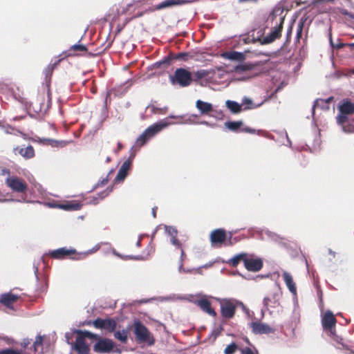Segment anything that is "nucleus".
I'll return each instance as SVG.
<instances>
[{"instance_id": "nucleus-1", "label": "nucleus", "mask_w": 354, "mask_h": 354, "mask_svg": "<svg viewBox=\"0 0 354 354\" xmlns=\"http://www.w3.org/2000/svg\"><path fill=\"white\" fill-rule=\"evenodd\" d=\"M61 59L55 62L53 64H49L44 70V73L45 75V84L42 85L41 91H39L36 101L40 105L39 111H46L48 110L52 103V93L50 91V82L51 77L54 69L59 64Z\"/></svg>"}, {"instance_id": "nucleus-2", "label": "nucleus", "mask_w": 354, "mask_h": 354, "mask_svg": "<svg viewBox=\"0 0 354 354\" xmlns=\"http://www.w3.org/2000/svg\"><path fill=\"white\" fill-rule=\"evenodd\" d=\"M339 114L337 116V123L346 133H354V127L348 124V115L354 113V103L349 100H343L338 106Z\"/></svg>"}, {"instance_id": "nucleus-3", "label": "nucleus", "mask_w": 354, "mask_h": 354, "mask_svg": "<svg viewBox=\"0 0 354 354\" xmlns=\"http://www.w3.org/2000/svg\"><path fill=\"white\" fill-rule=\"evenodd\" d=\"M133 333L136 340L138 343H145L148 346H153L155 344V338L149 329L140 321L133 323Z\"/></svg>"}, {"instance_id": "nucleus-4", "label": "nucleus", "mask_w": 354, "mask_h": 354, "mask_svg": "<svg viewBox=\"0 0 354 354\" xmlns=\"http://www.w3.org/2000/svg\"><path fill=\"white\" fill-rule=\"evenodd\" d=\"M169 80L173 85H178L181 87H187L193 82L192 73L184 68H178L173 75L169 76Z\"/></svg>"}, {"instance_id": "nucleus-5", "label": "nucleus", "mask_w": 354, "mask_h": 354, "mask_svg": "<svg viewBox=\"0 0 354 354\" xmlns=\"http://www.w3.org/2000/svg\"><path fill=\"white\" fill-rule=\"evenodd\" d=\"M241 302L234 299H223L220 300L221 314L225 319H230L234 317L238 306Z\"/></svg>"}, {"instance_id": "nucleus-6", "label": "nucleus", "mask_w": 354, "mask_h": 354, "mask_svg": "<svg viewBox=\"0 0 354 354\" xmlns=\"http://www.w3.org/2000/svg\"><path fill=\"white\" fill-rule=\"evenodd\" d=\"M8 187L12 192L19 194H24L28 190V184L26 180L17 176H9L5 181Z\"/></svg>"}, {"instance_id": "nucleus-7", "label": "nucleus", "mask_w": 354, "mask_h": 354, "mask_svg": "<svg viewBox=\"0 0 354 354\" xmlns=\"http://www.w3.org/2000/svg\"><path fill=\"white\" fill-rule=\"evenodd\" d=\"M284 21L283 17H279L277 21V25L271 30V32L268 35L263 37L261 39V44H268L273 42L275 39H279L281 36V31L283 29V24Z\"/></svg>"}, {"instance_id": "nucleus-8", "label": "nucleus", "mask_w": 354, "mask_h": 354, "mask_svg": "<svg viewBox=\"0 0 354 354\" xmlns=\"http://www.w3.org/2000/svg\"><path fill=\"white\" fill-rule=\"evenodd\" d=\"M92 324L95 328L104 330L108 333H113L117 328V322L112 318H97L92 322Z\"/></svg>"}, {"instance_id": "nucleus-9", "label": "nucleus", "mask_w": 354, "mask_h": 354, "mask_svg": "<svg viewBox=\"0 0 354 354\" xmlns=\"http://www.w3.org/2000/svg\"><path fill=\"white\" fill-rule=\"evenodd\" d=\"M49 255L56 259H63L69 257L72 259H80V254H77L75 249H68L66 248H61L50 251Z\"/></svg>"}, {"instance_id": "nucleus-10", "label": "nucleus", "mask_w": 354, "mask_h": 354, "mask_svg": "<svg viewBox=\"0 0 354 354\" xmlns=\"http://www.w3.org/2000/svg\"><path fill=\"white\" fill-rule=\"evenodd\" d=\"M336 322L337 320L334 315L330 311H326L322 320L324 330L329 331L331 335H335Z\"/></svg>"}, {"instance_id": "nucleus-11", "label": "nucleus", "mask_w": 354, "mask_h": 354, "mask_svg": "<svg viewBox=\"0 0 354 354\" xmlns=\"http://www.w3.org/2000/svg\"><path fill=\"white\" fill-rule=\"evenodd\" d=\"M114 348V342L109 339H100L93 346V351L99 353H110Z\"/></svg>"}, {"instance_id": "nucleus-12", "label": "nucleus", "mask_w": 354, "mask_h": 354, "mask_svg": "<svg viewBox=\"0 0 354 354\" xmlns=\"http://www.w3.org/2000/svg\"><path fill=\"white\" fill-rule=\"evenodd\" d=\"M227 239L226 232L224 229H216L210 234V241L213 246H221Z\"/></svg>"}, {"instance_id": "nucleus-13", "label": "nucleus", "mask_w": 354, "mask_h": 354, "mask_svg": "<svg viewBox=\"0 0 354 354\" xmlns=\"http://www.w3.org/2000/svg\"><path fill=\"white\" fill-rule=\"evenodd\" d=\"M252 332L254 334H270L274 333V329L267 324L253 322L250 324Z\"/></svg>"}, {"instance_id": "nucleus-14", "label": "nucleus", "mask_w": 354, "mask_h": 354, "mask_svg": "<svg viewBox=\"0 0 354 354\" xmlns=\"http://www.w3.org/2000/svg\"><path fill=\"white\" fill-rule=\"evenodd\" d=\"M244 266L248 271L258 272L263 267V261L261 259L248 258L246 254Z\"/></svg>"}, {"instance_id": "nucleus-15", "label": "nucleus", "mask_w": 354, "mask_h": 354, "mask_svg": "<svg viewBox=\"0 0 354 354\" xmlns=\"http://www.w3.org/2000/svg\"><path fill=\"white\" fill-rule=\"evenodd\" d=\"M169 123L165 120H160L156 123L153 124L147 128L145 131L149 136V138H151L157 133L160 132L163 129L168 126Z\"/></svg>"}, {"instance_id": "nucleus-16", "label": "nucleus", "mask_w": 354, "mask_h": 354, "mask_svg": "<svg viewBox=\"0 0 354 354\" xmlns=\"http://www.w3.org/2000/svg\"><path fill=\"white\" fill-rule=\"evenodd\" d=\"M19 297L11 292L5 293L1 295L0 303L7 308H13V304L18 301Z\"/></svg>"}, {"instance_id": "nucleus-17", "label": "nucleus", "mask_w": 354, "mask_h": 354, "mask_svg": "<svg viewBox=\"0 0 354 354\" xmlns=\"http://www.w3.org/2000/svg\"><path fill=\"white\" fill-rule=\"evenodd\" d=\"M51 207H58L59 209L71 211V210H79L82 208V204L80 202L73 201L62 203H54L50 205Z\"/></svg>"}, {"instance_id": "nucleus-18", "label": "nucleus", "mask_w": 354, "mask_h": 354, "mask_svg": "<svg viewBox=\"0 0 354 354\" xmlns=\"http://www.w3.org/2000/svg\"><path fill=\"white\" fill-rule=\"evenodd\" d=\"M14 153L15 155L19 154L26 159L32 158L35 156V151L31 145L17 147L14 148Z\"/></svg>"}, {"instance_id": "nucleus-19", "label": "nucleus", "mask_w": 354, "mask_h": 354, "mask_svg": "<svg viewBox=\"0 0 354 354\" xmlns=\"http://www.w3.org/2000/svg\"><path fill=\"white\" fill-rule=\"evenodd\" d=\"M197 306L204 312L212 317L216 316V311L212 308L211 302L206 298H202L196 301Z\"/></svg>"}, {"instance_id": "nucleus-20", "label": "nucleus", "mask_w": 354, "mask_h": 354, "mask_svg": "<svg viewBox=\"0 0 354 354\" xmlns=\"http://www.w3.org/2000/svg\"><path fill=\"white\" fill-rule=\"evenodd\" d=\"M131 163L132 160L131 158L123 162L115 177L116 180H123L127 177L128 171L131 168Z\"/></svg>"}, {"instance_id": "nucleus-21", "label": "nucleus", "mask_w": 354, "mask_h": 354, "mask_svg": "<svg viewBox=\"0 0 354 354\" xmlns=\"http://www.w3.org/2000/svg\"><path fill=\"white\" fill-rule=\"evenodd\" d=\"M196 106L200 111L201 115H209L213 111V106L212 104L198 100L196 102Z\"/></svg>"}, {"instance_id": "nucleus-22", "label": "nucleus", "mask_w": 354, "mask_h": 354, "mask_svg": "<svg viewBox=\"0 0 354 354\" xmlns=\"http://www.w3.org/2000/svg\"><path fill=\"white\" fill-rule=\"evenodd\" d=\"M282 277L290 292L293 295H296L297 287L295 283L293 281L292 275L288 272H283L282 274Z\"/></svg>"}, {"instance_id": "nucleus-23", "label": "nucleus", "mask_w": 354, "mask_h": 354, "mask_svg": "<svg viewBox=\"0 0 354 354\" xmlns=\"http://www.w3.org/2000/svg\"><path fill=\"white\" fill-rule=\"evenodd\" d=\"M75 348L80 354H88L90 351L88 346L82 339V337H78L75 339Z\"/></svg>"}, {"instance_id": "nucleus-24", "label": "nucleus", "mask_w": 354, "mask_h": 354, "mask_svg": "<svg viewBox=\"0 0 354 354\" xmlns=\"http://www.w3.org/2000/svg\"><path fill=\"white\" fill-rule=\"evenodd\" d=\"M87 52V48L83 44H75L68 50V56H78L82 55V53Z\"/></svg>"}, {"instance_id": "nucleus-25", "label": "nucleus", "mask_w": 354, "mask_h": 354, "mask_svg": "<svg viewBox=\"0 0 354 354\" xmlns=\"http://www.w3.org/2000/svg\"><path fill=\"white\" fill-rule=\"evenodd\" d=\"M185 2L183 0H166L165 1H162L157 5L154 6V10H162L165 8L171 7L175 5L181 4L182 3Z\"/></svg>"}, {"instance_id": "nucleus-26", "label": "nucleus", "mask_w": 354, "mask_h": 354, "mask_svg": "<svg viewBox=\"0 0 354 354\" xmlns=\"http://www.w3.org/2000/svg\"><path fill=\"white\" fill-rule=\"evenodd\" d=\"M129 333V328H124L122 330H117L113 332L114 337L123 344H126L128 340V335Z\"/></svg>"}, {"instance_id": "nucleus-27", "label": "nucleus", "mask_w": 354, "mask_h": 354, "mask_svg": "<svg viewBox=\"0 0 354 354\" xmlns=\"http://www.w3.org/2000/svg\"><path fill=\"white\" fill-rule=\"evenodd\" d=\"M225 104L232 113H238L243 110L242 105L235 101L227 100Z\"/></svg>"}, {"instance_id": "nucleus-28", "label": "nucleus", "mask_w": 354, "mask_h": 354, "mask_svg": "<svg viewBox=\"0 0 354 354\" xmlns=\"http://www.w3.org/2000/svg\"><path fill=\"white\" fill-rule=\"evenodd\" d=\"M245 253H241L239 254L236 256H234L233 258L230 259L228 261L229 265H230L232 267H236L238 264L242 261L243 263L245 262Z\"/></svg>"}, {"instance_id": "nucleus-29", "label": "nucleus", "mask_w": 354, "mask_h": 354, "mask_svg": "<svg viewBox=\"0 0 354 354\" xmlns=\"http://www.w3.org/2000/svg\"><path fill=\"white\" fill-rule=\"evenodd\" d=\"M243 122L241 121H230L225 123V126L232 131L236 132L242 127Z\"/></svg>"}, {"instance_id": "nucleus-30", "label": "nucleus", "mask_w": 354, "mask_h": 354, "mask_svg": "<svg viewBox=\"0 0 354 354\" xmlns=\"http://www.w3.org/2000/svg\"><path fill=\"white\" fill-rule=\"evenodd\" d=\"M76 333L77 334L78 337H82V339L85 341V338H89V339H97L99 338L98 335L94 333H92L87 330H77L76 331Z\"/></svg>"}, {"instance_id": "nucleus-31", "label": "nucleus", "mask_w": 354, "mask_h": 354, "mask_svg": "<svg viewBox=\"0 0 354 354\" xmlns=\"http://www.w3.org/2000/svg\"><path fill=\"white\" fill-rule=\"evenodd\" d=\"M193 82H198L203 78H205L209 75V72L206 70H199L196 72L192 73Z\"/></svg>"}, {"instance_id": "nucleus-32", "label": "nucleus", "mask_w": 354, "mask_h": 354, "mask_svg": "<svg viewBox=\"0 0 354 354\" xmlns=\"http://www.w3.org/2000/svg\"><path fill=\"white\" fill-rule=\"evenodd\" d=\"M192 57H193V56L191 55L188 53H180L172 55V59H181L183 61H188L189 59H191Z\"/></svg>"}, {"instance_id": "nucleus-33", "label": "nucleus", "mask_w": 354, "mask_h": 354, "mask_svg": "<svg viewBox=\"0 0 354 354\" xmlns=\"http://www.w3.org/2000/svg\"><path fill=\"white\" fill-rule=\"evenodd\" d=\"M150 138L147 136L145 131H144L137 139L136 144L139 146L144 145Z\"/></svg>"}, {"instance_id": "nucleus-34", "label": "nucleus", "mask_w": 354, "mask_h": 354, "mask_svg": "<svg viewBox=\"0 0 354 354\" xmlns=\"http://www.w3.org/2000/svg\"><path fill=\"white\" fill-rule=\"evenodd\" d=\"M113 191L112 187H107L105 190L98 193L96 196L98 198L99 201L103 200L104 198L107 197Z\"/></svg>"}, {"instance_id": "nucleus-35", "label": "nucleus", "mask_w": 354, "mask_h": 354, "mask_svg": "<svg viewBox=\"0 0 354 354\" xmlns=\"http://www.w3.org/2000/svg\"><path fill=\"white\" fill-rule=\"evenodd\" d=\"M226 57L232 60H239L242 58L243 55L241 53L233 51L227 53Z\"/></svg>"}, {"instance_id": "nucleus-36", "label": "nucleus", "mask_w": 354, "mask_h": 354, "mask_svg": "<svg viewBox=\"0 0 354 354\" xmlns=\"http://www.w3.org/2000/svg\"><path fill=\"white\" fill-rule=\"evenodd\" d=\"M241 105H244L245 107L243 108V110H248V109H252L255 108L256 106L253 105L252 101L248 97H244L242 101Z\"/></svg>"}, {"instance_id": "nucleus-37", "label": "nucleus", "mask_w": 354, "mask_h": 354, "mask_svg": "<svg viewBox=\"0 0 354 354\" xmlns=\"http://www.w3.org/2000/svg\"><path fill=\"white\" fill-rule=\"evenodd\" d=\"M237 345L234 342H232L226 346L224 350V354H234L237 350Z\"/></svg>"}, {"instance_id": "nucleus-38", "label": "nucleus", "mask_w": 354, "mask_h": 354, "mask_svg": "<svg viewBox=\"0 0 354 354\" xmlns=\"http://www.w3.org/2000/svg\"><path fill=\"white\" fill-rule=\"evenodd\" d=\"M0 354H24V352L22 351L6 348L0 351Z\"/></svg>"}, {"instance_id": "nucleus-39", "label": "nucleus", "mask_w": 354, "mask_h": 354, "mask_svg": "<svg viewBox=\"0 0 354 354\" xmlns=\"http://www.w3.org/2000/svg\"><path fill=\"white\" fill-rule=\"evenodd\" d=\"M273 303L274 304H276V301H272V299H270L268 297H266L263 299V305L266 307V309H268V308L270 307H274V305H271V304Z\"/></svg>"}, {"instance_id": "nucleus-40", "label": "nucleus", "mask_w": 354, "mask_h": 354, "mask_svg": "<svg viewBox=\"0 0 354 354\" xmlns=\"http://www.w3.org/2000/svg\"><path fill=\"white\" fill-rule=\"evenodd\" d=\"M303 28H304V22L301 21L299 23L297 30L296 39L298 41L300 39V38L302 36Z\"/></svg>"}, {"instance_id": "nucleus-41", "label": "nucleus", "mask_w": 354, "mask_h": 354, "mask_svg": "<svg viewBox=\"0 0 354 354\" xmlns=\"http://www.w3.org/2000/svg\"><path fill=\"white\" fill-rule=\"evenodd\" d=\"M48 142H49V144L53 147H58V146L64 147L67 144V142H66V141H57V140H49Z\"/></svg>"}, {"instance_id": "nucleus-42", "label": "nucleus", "mask_w": 354, "mask_h": 354, "mask_svg": "<svg viewBox=\"0 0 354 354\" xmlns=\"http://www.w3.org/2000/svg\"><path fill=\"white\" fill-rule=\"evenodd\" d=\"M167 232L170 236V238H176L177 237L178 231L176 229L172 227H167L166 228Z\"/></svg>"}, {"instance_id": "nucleus-43", "label": "nucleus", "mask_w": 354, "mask_h": 354, "mask_svg": "<svg viewBox=\"0 0 354 354\" xmlns=\"http://www.w3.org/2000/svg\"><path fill=\"white\" fill-rule=\"evenodd\" d=\"M170 241H171V244L174 245L176 248L180 249V250L181 248H183L182 243L177 239V237H176V238H170Z\"/></svg>"}, {"instance_id": "nucleus-44", "label": "nucleus", "mask_w": 354, "mask_h": 354, "mask_svg": "<svg viewBox=\"0 0 354 354\" xmlns=\"http://www.w3.org/2000/svg\"><path fill=\"white\" fill-rule=\"evenodd\" d=\"M42 337L41 336H37L35 342L33 343V347L35 352H37V346H41L42 344Z\"/></svg>"}, {"instance_id": "nucleus-45", "label": "nucleus", "mask_w": 354, "mask_h": 354, "mask_svg": "<svg viewBox=\"0 0 354 354\" xmlns=\"http://www.w3.org/2000/svg\"><path fill=\"white\" fill-rule=\"evenodd\" d=\"M86 200H88L86 203L91 204V205H97L99 203V201H100L98 198H97L95 196H90V197L87 198Z\"/></svg>"}, {"instance_id": "nucleus-46", "label": "nucleus", "mask_w": 354, "mask_h": 354, "mask_svg": "<svg viewBox=\"0 0 354 354\" xmlns=\"http://www.w3.org/2000/svg\"><path fill=\"white\" fill-rule=\"evenodd\" d=\"M242 354H259V352L257 349L254 351L252 350L250 348L246 347L241 351Z\"/></svg>"}, {"instance_id": "nucleus-47", "label": "nucleus", "mask_w": 354, "mask_h": 354, "mask_svg": "<svg viewBox=\"0 0 354 354\" xmlns=\"http://www.w3.org/2000/svg\"><path fill=\"white\" fill-rule=\"evenodd\" d=\"M241 131L249 133H255L256 130L248 127H244L240 130Z\"/></svg>"}, {"instance_id": "nucleus-48", "label": "nucleus", "mask_w": 354, "mask_h": 354, "mask_svg": "<svg viewBox=\"0 0 354 354\" xmlns=\"http://www.w3.org/2000/svg\"><path fill=\"white\" fill-rule=\"evenodd\" d=\"M277 12H279V10L275 11V10H273L269 15L268 17V19H270L272 21H274L275 19H277Z\"/></svg>"}, {"instance_id": "nucleus-49", "label": "nucleus", "mask_w": 354, "mask_h": 354, "mask_svg": "<svg viewBox=\"0 0 354 354\" xmlns=\"http://www.w3.org/2000/svg\"><path fill=\"white\" fill-rule=\"evenodd\" d=\"M152 111L154 113H164L165 111H163V109L161 108H158L156 106L152 107Z\"/></svg>"}, {"instance_id": "nucleus-50", "label": "nucleus", "mask_w": 354, "mask_h": 354, "mask_svg": "<svg viewBox=\"0 0 354 354\" xmlns=\"http://www.w3.org/2000/svg\"><path fill=\"white\" fill-rule=\"evenodd\" d=\"M127 259H133V260H145V258L142 256H128L127 257Z\"/></svg>"}, {"instance_id": "nucleus-51", "label": "nucleus", "mask_w": 354, "mask_h": 354, "mask_svg": "<svg viewBox=\"0 0 354 354\" xmlns=\"http://www.w3.org/2000/svg\"><path fill=\"white\" fill-rule=\"evenodd\" d=\"M30 344V342L28 339H25L23 340V342L21 343V345L26 348L28 344Z\"/></svg>"}, {"instance_id": "nucleus-52", "label": "nucleus", "mask_w": 354, "mask_h": 354, "mask_svg": "<svg viewBox=\"0 0 354 354\" xmlns=\"http://www.w3.org/2000/svg\"><path fill=\"white\" fill-rule=\"evenodd\" d=\"M107 183H108L107 178L103 179L102 181L99 182L97 184V187L105 185Z\"/></svg>"}, {"instance_id": "nucleus-53", "label": "nucleus", "mask_w": 354, "mask_h": 354, "mask_svg": "<svg viewBox=\"0 0 354 354\" xmlns=\"http://www.w3.org/2000/svg\"><path fill=\"white\" fill-rule=\"evenodd\" d=\"M123 148V146L120 142H118V149L115 150V153H118Z\"/></svg>"}, {"instance_id": "nucleus-54", "label": "nucleus", "mask_w": 354, "mask_h": 354, "mask_svg": "<svg viewBox=\"0 0 354 354\" xmlns=\"http://www.w3.org/2000/svg\"><path fill=\"white\" fill-rule=\"evenodd\" d=\"M319 101H320V102H324L322 100H317L315 102V104H314V105H313V109H314L315 107H317V106H319Z\"/></svg>"}, {"instance_id": "nucleus-55", "label": "nucleus", "mask_w": 354, "mask_h": 354, "mask_svg": "<svg viewBox=\"0 0 354 354\" xmlns=\"http://www.w3.org/2000/svg\"><path fill=\"white\" fill-rule=\"evenodd\" d=\"M10 170L8 169H3L2 170V174H8V176H10Z\"/></svg>"}, {"instance_id": "nucleus-56", "label": "nucleus", "mask_w": 354, "mask_h": 354, "mask_svg": "<svg viewBox=\"0 0 354 354\" xmlns=\"http://www.w3.org/2000/svg\"><path fill=\"white\" fill-rule=\"evenodd\" d=\"M328 253L329 254L333 257V258H335V252L334 251H333L331 249H329L328 250Z\"/></svg>"}, {"instance_id": "nucleus-57", "label": "nucleus", "mask_w": 354, "mask_h": 354, "mask_svg": "<svg viewBox=\"0 0 354 354\" xmlns=\"http://www.w3.org/2000/svg\"><path fill=\"white\" fill-rule=\"evenodd\" d=\"M180 250H181L180 257H181L182 260H183V259L185 257V253L183 248H181Z\"/></svg>"}, {"instance_id": "nucleus-58", "label": "nucleus", "mask_w": 354, "mask_h": 354, "mask_svg": "<svg viewBox=\"0 0 354 354\" xmlns=\"http://www.w3.org/2000/svg\"><path fill=\"white\" fill-rule=\"evenodd\" d=\"M169 62H170V58L169 57H167L163 62H162V64H169ZM160 64H162V62H160Z\"/></svg>"}, {"instance_id": "nucleus-59", "label": "nucleus", "mask_w": 354, "mask_h": 354, "mask_svg": "<svg viewBox=\"0 0 354 354\" xmlns=\"http://www.w3.org/2000/svg\"><path fill=\"white\" fill-rule=\"evenodd\" d=\"M141 244V240H138L136 243L137 246H140Z\"/></svg>"}, {"instance_id": "nucleus-60", "label": "nucleus", "mask_w": 354, "mask_h": 354, "mask_svg": "<svg viewBox=\"0 0 354 354\" xmlns=\"http://www.w3.org/2000/svg\"><path fill=\"white\" fill-rule=\"evenodd\" d=\"M332 100V97H330V98H328V99L326 101V102H330V100Z\"/></svg>"}, {"instance_id": "nucleus-61", "label": "nucleus", "mask_w": 354, "mask_h": 354, "mask_svg": "<svg viewBox=\"0 0 354 354\" xmlns=\"http://www.w3.org/2000/svg\"><path fill=\"white\" fill-rule=\"evenodd\" d=\"M110 160H111V158L109 157H107L106 162H110Z\"/></svg>"}, {"instance_id": "nucleus-62", "label": "nucleus", "mask_w": 354, "mask_h": 354, "mask_svg": "<svg viewBox=\"0 0 354 354\" xmlns=\"http://www.w3.org/2000/svg\"><path fill=\"white\" fill-rule=\"evenodd\" d=\"M351 46L354 47V43L349 44Z\"/></svg>"}, {"instance_id": "nucleus-63", "label": "nucleus", "mask_w": 354, "mask_h": 354, "mask_svg": "<svg viewBox=\"0 0 354 354\" xmlns=\"http://www.w3.org/2000/svg\"><path fill=\"white\" fill-rule=\"evenodd\" d=\"M351 73H352L353 74H354V68H353V69H352Z\"/></svg>"}, {"instance_id": "nucleus-64", "label": "nucleus", "mask_w": 354, "mask_h": 354, "mask_svg": "<svg viewBox=\"0 0 354 354\" xmlns=\"http://www.w3.org/2000/svg\"><path fill=\"white\" fill-rule=\"evenodd\" d=\"M1 125V122H0V126Z\"/></svg>"}]
</instances>
